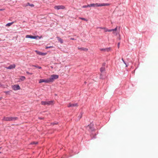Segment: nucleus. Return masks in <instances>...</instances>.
<instances>
[{
    "label": "nucleus",
    "instance_id": "nucleus-1",
    "mask_svg": "<svg viewBox=\"0 0 158 158\" xmlns=\"http://www.w3.org/2000/svg\"><path fill=\"white\" fill-rule=\"evenodd\" d=\"M110 5V4L109 3H92L89 4V6L90 7L92 6L94 7H99V6H109Z\"/></svg>",
    "mask_w": 158,
    "mask_h": 158
},
{
    "label": "nucleus",
    "instance_id": "nucleus-2",
    "mask_svg": "<svg viewBox=\"0 0 158 158\" xmlns=\"http://www.w3.org/2000/svg\"><path fill=\"white\" fill-rule=\"evenodd\" d=\"M17 117H4L2 120L5 121H12L16 120L18 119Z\"/></svg>",
    "mask_w": 158,
    "mask_h": 158
},
{
    "label": "nucleus",
    "instance_id": "nucleus-3",
    "mask_svg": "<svg viewBox=\"0 0 158 158\" xmlns=\"http://www.w3.org/2000/svg\"><path fill=\"white\" fill-rule=\"evenodd\" d=\"M58 75H53L51 76L49 78H48L49 83L52 82L55 79H58Z\"/></svg>",
    "mask_w": 158,
    "mask_h": 158
},
{
    "label": "nucleus",
    "instance_id": "nucleus-4",
    "mask_svg": "<svg viewBox=\"0 0 158 158\" xmlns=\"http://www.w3.org/2000/svg\"><path fill=\"white\" fill-rule=\"evenodd\" d=\"M54 8L58 10L60 9H64L65 8V7L63 5L56 6L54 7Z\"/></svg>",
    "mask_w": 158,
    "mask_h": 158
},
{
    "label": "nucleus",
    "instance_id": "nucleus-5",
    "mask_svg": "<svg viewBox=\"0 0 158 158\" xmlns=\"http://www.w3.org/2000/svg\"><path fill=\"white\" fill-rule=\"evenodd\" d=\"M53 103L52 101H50L48 102H45V101H42L41 102V103L43 105H50L51 104H52Z\"/></svg>",
    "mask_w": 158,
    "mask_h": 158
},
{
    "label": "nucleus",
    "instance_id": "nucleus-6",
    "mask_svg": "<svg viewBox=\"0 0 158 158\" xmlns=\"http://www.w3.org/2000/svg\"><path fill=\"white\" fill-rule=\"evenodd\" d=\"M12 88L14 90H19L20 89L19 86L18 85H12Z\"/></svg>",
    "mask_w": 158,
    "mask_h": 158
},
{
    "label": "nucleus",
    "instance_id": "nucleus-7",
    "mask_svg": "<svg viewBox=\"0 0 158 158\" xmlns=\"http://www.w3.org/2000/svg\"><path fill=\"white\" fill-rule=\"evenodd\" d=\"M37 37H39L38 36H32L31 35H27L26 36V38H31L33 39H36Z\"/></svg>",
    "mask_w": 158,
    "mask_h": 158
},
{
    "label": "nucleus",
    "instance_id": "nucleus-8",
    "mask_svg": "<svg viewBox=\"0 0 158 158\" xmlns=\"http://www.w3.org/2000/svg\"><path fill=\"white\" fill-rule=\"evenodd\" d=\"M78 104L77 103H69L68 105V107H77Z\"/></svg>",
    "mask_w": 158,
    "mask_h": 158
},
{
    "label": "nucleus",
    "instance_id": "nucleus-9",
    "mask_svg": "<svg viewBox=\"0 0 158 158\" xmlns=\"http://www.w3.org/2000/svg\"><path fill=\"white\" fill-rule=\"evenodd\" d=\"M42 82H45L46 83H49L48 79H47L46 80H44V79H40L39 80V83H41Z\"/></svg>",
    "mask_w": 158,
    "mask_h": 158
},
{
    "label": "nucleus",
    "instance_id": "nucleus-10",
    "mask_svg": "<svg viewBox=\"0 0 158 158\" xmlns=\"http://www.w3.org/2000/svg\"><path fill=\"white\" fill-rule=\"evenodd\" d=\"M35 52L37 53V54L40 55L44 56L47 54V53H42V52L38 51L37 50H35Z\"/></svg>",
    "mask_w": 158,
    "mask_h": 158
},
{
    "label": "nucleus",
    "instance_id": "nucleus-11",
    "mask_svg": "<svg viewBox=\"0 0 158 158\" xmlns=\"http://www.w3.org/2000/svg\"><path fill=\"white\" fill-rule=\"evenodd\" d=\"M15 64H14L12 65H10L8 67H6V68L7 69H10L15 68Z\"/></svg>",
    "mask_w": 158,
    "mask_h": 158
},
{
    "label": "nucleus",
    "instance_id": "nucleus-12",
    "mask_svg": "<svg viewBox=\"0 0 158 158\" xmlns=\"http://www.w3.org/2000/svg\"><path fill=\"white\" fill-rule=\"evenodd\" d=\"M78 49H79V50H80V51H87L88 50V49L87 48H83V47H81V48L78 47Z\"/></svg>",
    "mask_w": 158,
    "mask_h": 158
},
{
    "label": "nucleus",
    "instance_id": "nucleus-13",
    "mask_svg": "<svg viewBox=\"0 0 158 158\" xmlns=\"http://www.w3.org/2000/svg\"><path fill=\"white\" fill-rule=\"evenodd\" d=\"M57 40H58V41L60 42V43L61 44H62L63 43V40L62 39H61V38L59 37H57Z\"/></svg>",
    "mask_w": 158,
    "mask_h": 158
},
{
    "label": "nucleus",
    "instance_id": "nucleus-14",
    "mask_svg": "<svg viewBox=\"0 0 158 158\" xmlns=\"http://www.w3.org/2000/svg\"><path fill=\"white\" fill-rule=\"evenodd\" d=\"M117 30V27H116V28L114 29H112L109 30V32L112 31L113 32L114 31H116Z\"/></svg>",
    "mask_w": 158,
    "mask_h": 158
},
{
    "label": "nucleus",
    "instance_id": "nucleus-15",
    "mask_svg": "<svg viewBox=\"0 0 158 158\" xmlns=\"http://www.w3.org/2000/svg\"><path fill=\"white\" fill-rule=\"evenodd\" d=\"M25 77L24 76H21L19 79L22 81H24L25 79Z\"/></svg>",
    "mask_w": 158,
    "mask_h": 158
},
{
    "label": "nucleus",
    "instance_id": "nucleus-16",
    "mask_svg": "<svg viewBox=\"0 0 158 158\" xmlns=\"http://www.w3.org/2000/svg\"><path fill=\"white\" fill-rule=\"evenodd\" d=\"M14 23V22H12L10 23H9L7 24L6 25V26L9 27L12 24Z\"/></svg>",
    "mask_w": 158,
    "mask_h": 158
},
{
    "label": "nucleus",
    "instance_id": "nucleus-17",
    "mask_svg": "<svg viewBox=\"0 0 158 158\" xmlns=\"http://www.w3.org/2000/svg\"><path fill=\"white\" fill-rule=\"evenodd\" d=\"M103 29H104V31L105 32H107V31H109V30L108 29L106 28L105 27H103Z\"/></svg>",
    "mask_w": 158,
    "mask_h": 158
},
{
    "label": "nucleus",
    "instance_id": "nucleus-18",
    "mask_svg": "<svg viewBox=\"0 0 158 158\" xmlns=\"http://www.w3.org/2000/svg\"><path fill=\"white\" fill-rule=\"evenodd\" d=\"M30 6L32 7H34V5L32 4H30L29 3H27V6Z\"/></svg>",
    "mask_w": 158,
    "mask_h": 158
},
{
    "label": "nucleus",
    "instance_id": "nucleus-19",
    "mask_svg": "<svg viewBox=\"0 0 158 158\" xmlns=\"http://www.w3.org/2000/svg\"><path fill=\"white\" fill-rule=\"evenodd\" d=\"M79 19H80L82 20H84L85 21H88V20L87 19H85V18H83L79 17Z\"/></svg>",
    "mask_w": 158,
    "mask_h": 158
},
{
    "label": "nucleus",
    "instance_id": "nucleus-20",
    "mask_svg": "<svg viewBox=\"0 0 158 158\" xmlns=\"http://www.w3.org/2000/svg\"><path fill=\"white\" fill-rule=\"evenodd\" d=\"M100 50L101 51H108V49L106 48H102L100 49Z\"/></svg>",
    "mask_w": 158,
    "mask_h": 158
},
{
    "label": "nucleus",
    "instance_id": "nucleus-21",
    "mask_svg": "<svg viewBox=\"0 0 158 158\" xmlns=\"http://www.w3.org/2000/svg\"><path fill=\"white\" fill-rule=\"evenodd\" d=\"M105 71V68L102 67L100 69V71L101 72H104Z\"/></svg>",
    "mask_w": 158,
    "mask_h": 158
},
{
    "label": "nucleus",
    "instance_id": "nucleus-22",
    "mask_svg": "<svg viewBox=\"0 0 158 158\" xmlns=\"http://www.w3.org/2000/svg\"><path fill=\"white\" fill-rule=\"evenodd\" d=\"M38 143L37 142H33L31 143V144H36Z\"/></svg>",
    "mask_w": 158,
    "mask_h": 158
},
{
    "label": "nucleus",
    "instance_id": "nucleus-23",
    "mask_svg": "<svg viewBox=\"0 0 158 158\" xmlns=\"http://www.w3.org/2000/svg\"><path fill=\"white\" fill-rule=\"evenodd\" d=\"M90 7V6H89V5H87L83 6H82V8H86V7Z\"/></svg>",
    "mask_w": 158,
    "mask_h": 158
},
{
    "label": "nucleus",
    "instance_id": "nucleus-24",
    "mask_svg": "<svg viewBox=\"0 0 158 158\" xmlns=\"http://www.w3.org/2000/svg\"><path fill=\"white\" fill-rule=\"evenodd\" d=\"M32 66L35 67L36 68H39V69H41V67L40 66H36V65H32Z\"/></svg>",
    "mask_w": 158,
    "mask_h": 158
},
{
    "label": "nucleus",
    "instance_id": "nucleus-25",
    "mask_svg": "<svg viewBox=\"0 0 158 158\" xmlns=\"http://www.w3.org/2000/svg\"><path fill=\"white\" fill-rule=\"evenodd\" d=\"M10 91H4V93H5L6 94H9V93Z\"/></svg>",
    "mask_w": 158,
    "mask_h": 158
},
{
    "label": "nucleus",
    "instance_id": "nucleus-26",
    "mask_svg": "<svg viewBox=\"0 0 158 158\" xmlns=\"http://www.w3.org/2000/svg\"><path fill=\"white\" fill-rule=\"evenodd\" d=\"M115 31H114L113 32V33L114 34V35H118V33H117V32H115Z\"/></svg>",
    "mask_w": 158,
    "mask_h": 158
},
{
    "label": "nucleus",
    "instance_id": "nucleus-27",
    "mask_svg": "<svg viewBox=\"0 0 158 158\" xmlns=\"http://www.w3.org/2000/svg\"><path fill=\"white\" fill-rule=\"evenodd\" d=\"M52 47H53L52 46L46 47V49H48V48H52Z\"/></svg>",
    "mask_w": 158,
    "mask_h": 158
},
{
    "label": "nucleus",
    "instance_id": "nucleus-28",
    "mask_svg": "<svg viewBox=\"0 0 158 158\" xmlns=\"http://www.w3.org/2000/svg\"><path fill=\"white\" fill-rule=\"evenodd\" d=\"M26 73L28 74L32 75V73H30L28 72H27Z\"/></svg>",
    "mask_w": 158,
    "mask_h": 158
},
{
    "label": "nucleus",
    "instance_id": "nucleus-29",
    "mask_svg": "<svg viewBox=\"0 0 158 158\" xmlns=\"http://www.w3.org/2000/svg\"><path fill=\"white\" fill-rule=\"evenodd\" d=\"M79 119L81 118L82 117V114H81L80 115L78 116Z\"/></svg>",
    "mask_w": 158,
    "mask_h": 158
},
{
    "label": "nucleus",
    "instance_id": "nucleus-30",
    "mask_svg": "<svg viewBox=\"0 0 158 158\" xmlns=\"http://www.w3.org/2000/svg\"><path fill=\"white\" fill-rule=\"evenodd\" d=\"M120 46V43H118V48H119Z\"/></svg>",
    "mask_w": 158,
    "mask_h": 158
},
{
    "label": "nucleus",
    "instance_id": "nucleus-31",
    "mask_svg": "<svg viewBox=\"0 0 158 158\" xmlns=\"http://www.w3.org/2000/svg\"><path fill=\"white\" fill-rule=\"evenodd\" d=\"M70 39H71V40H75V39H74V38H71Z\"/></svg>",
    "mask_w": 158,
    "mask_h": 158
},
{
    "label": "nucleus",
    "instance_id": "nucleus-32",
    "mask_svg": "<svg viewBox=\"0 0 158 158\" xmlns=\"http://www.w3.org/2000/svg\"><path fill=\"white\" fill-rule=\"evenodd\" d=\"M0 87H2V85H1L0 84Z\"/></svg>",
    "mask_w": 158,
    "mask_h": 158
},
{
    "label": "nucleus",
    "instance_id": "nucleus-33",
    "mask_svg": "<svg viewBox=\"0 0 158 158\" xmlns=\"http://www.w3.org/2000/svg\"><path fill=\"white\" fill-rule=\"evenodd\" d=\"M122 60L123 61V62H124V60H123V58H122Z\"/></svg>",
    "mask_w": 158,
    "mask_h": 158
},
{
    "label": "nucleus",
    "instance_id": "nucleus-34",
    "mask_svg": "<svg viewBox=\"0 0 158 158\" xmlns=\"http://www.w3.org/2000/svg\"><path fill=\"white\" fill-rule=\"evenodd\" d=\"M103 27H100V28L102 29H103Z\"/></svg>",
    "mask_w": 158,
    "mask_h": 158
},
{
    "label": "nucleus",
    "instance_id": "nucleus-35",
    "mask_svg": "<svg viewBox=\"0 0 158 158\" xmlns=\"http://www.w3.org/2000/svg\"><path fill=\"white\" fill-rule=\"evenodd\" d=\"M38 38H39V39H40V38H41V37H40L39 36V37H38Z\"/></svg>",
    "mask_w": 158,
    "mask_h": 158
},
{
    "label": "nucleus",
    "instance_id": "nucleus-36",
    "mask_svg": "<svg viewBox=\"0 0 158 158\" xmlns=\"http://www.w3.org/2000/svg\"><path fill=\"white\" fill-rule=\"evenodd\" d=\"M2 99V97H0V100H1Z\"/></svg>",
    "mask_w": 158,
    "mask_h": 158
},
{
    "label": "nucleus",
    "instance_id": "nucleus-37",
    "mask_svg": "<svg viewBox=\"0 0 158 158\" xmlns=\"http://www.w3.org/2000/svg\"><path fill=\"white\" fill-rule=\"evenodd\" d=\"M1 149V148H0V149ZM1 153V152H0V153Z\"/></svg>",
    "mask_w": 158,
    "mask_h": 158
},
{
    "label": "nucleus",
    "instance_id": "nucleus-38",
    "mask_svg": "<svg viewBox=\"0 0 158 158\" xmlns=\"http://www.w3.org/2000/svg\"><path fill=\"white\" fill-rule=\"evenodd\" d=\"M2 10V9H0V10Z\"/></svg>",
    "mask_w": 158,
    "mask_h": 158
}]
</instances>
